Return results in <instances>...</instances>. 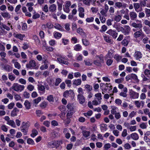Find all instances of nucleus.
I'll return each instance as SVG.
<instances>
[{"label": "nucleus", "instance_id": "1", "mask_svg": "<svg viewBox=\"0 0 150 150\" xmlns=\"http://www.w3.org/2000/svg\"><path fill=\"white\" fill-rule=\"evenodd\" d=\"M96 60L93 63L96 66L101 67L102 64L104 63V59L103 55L101 54L99 55L96 56Z\"/></svg>", "mask_w": 150, "mask_h": 150}, {"label": "nucleus", "instance_id": "2", "mask_svg": "<svg viewBox=\"0 0 150 150\" xmlns=\"http://www.w3.org/2000/svg\"><path fill=\"white\" fill-rule=\"evenodd\" d=\"M62 143L61 141H54L49 142L48 143L47 146L48 147L50 148H54L58 147Z\"/></svg>", "mask_w": 150, "mask_h": 150}, {"label": "nucleus", "instance_id": "3", "mask_svg": "<svg viewBox=\"0 0 150 150\" xmlns=\"http://www.w3.org/2000/svg\"><path fill=\"white\" fill-rule=\"evenodd\" d=\"M100 89L102 91L105 92L107 90L110 91L112 89V86L110 85V84H104L101 83L100 84Z\"/></svg>", "mask_w": 150, "mask_h": 150}, {"label": "nucleus", "instance_id": "4", "mask_svg": "<svg viewBox=\"0 0 150 150\" xmlns=\"http://www.w3.org/2000/svg\"><path fill=\"white\" fill-rule=\"evenodd\" d=\"M12 88L17 92H21L23 90L25 86L23 85H19L18 83H14L12 86Z\"/></svg>", "mask_w": 150, "mask_h": 150}, {"label": "nucleus", "instance_id": "5", "mask_svg": "<svg viewBox=\"0 0 150 150\" xmlns=\"http://www.w3.org/2000/svg\"><path fill=\"white\" fill-rule=\"evenodd\" d=\"M71 5V2L70 1H67L66 2L65 5H63V9L64 11L67 13H69L70 11V6Z\"/></svg>", "mask_w": 150, "mask_h": 150}, {"label": "nucleus", "instance_id": "6", "mask_svg": "<svg viewBox=\"0 0 150 150\" xmlns=\"http://www.w3.org/2000/svg\"><path fill=\"white\" fill-rule=\"evenodd\" d=\"M106 33L109 34L114 39H116L118 33L115 30L111 29H109L107 32Z\"/></svg>", "mask_w": 150, "mask_h": 150}, {"label": "nucleus", "instance_id": "7", "mask_svg": "<svg viewBox=\"0 0 150 150\" xmlns=\"http://www.w3.org/2000/svg\"><path fill=\"white\" fill-rule=\"evenodd\" d=\"M74 96V92L72 90L66 91L63 93V96L65 98L73 97Z\"/></svg>", "mask_w": 150, "mask_h": 150}, {"label": "nucleus", "instance_id": "8", "mask_svg": "<svg viewBox=\"0 0 150 150\" xmlns=\"http://www.w3.org/2000/svg\"><path fill=\"white\" fill-rule=\"evenodd\" d=\"M124 126L126 127L127 129H129L131 132L135 131L136 129V126H131L130 124L127 122H125L124 124Z\"/></svg>", "mask_w": 150, "mask_h": 150}, {"label": "nucleus", "instance_id": "9", "mask_svg": "<svg viewBox=\"0 0 150 150\" xmlns=\"http://www.w3.org/2000/svg\"><path fill=\"white\" fill-rule=\"evenodd\" d=\"M131 28L128 25H125L123 27V29L122 33L125 35H128L129 34Z\"/></svg>", "mask_w": 150, "mask_h": 150}, {"label": "nucleus", "instance_id": "10", "mask_svg": "<svg viewBox=\"0 0 150 150\" xmlns=\"http://www.w3.org/2000/svg\"><path fill=\"white\" fill-rule=\"evenodd\" d=\"M77 98L80 104H83L85 103V98L83 95L81 94H79L78 95Z\"/></svg>", "mask_w": 150, "mask_h": 150}, {"label": "nucleus", "instance_id": "11", "mask_svg": "<svg viewBox=\"0 0 150 150\" xmlns=\"http://www.w3.org/2000/svg\"><path fill=\"white\" fill-rule=\"evenodd\" d=\"M129 16L130 19L132 21H134L137 18V14L134 11L130 12L129 13Z\"/></svg>", "mask_w": 150, "mask_h": 150}, {"label": "nucleus", "instance_id": "12", "mask_svg": "<svg viewBox=\"0 0 150 150\" xmlns=\"http://www.w3.org/2000/svg\"><path fill=\"white\" fill-rule=\"evenodd\" d=\"M44 59L43 61L44 64L40 67V69L42 70L47 69L48 67V65L49 63L48 61L46 59L44 58Z\"/></svg>", "mask_w": 150, "mask_h": 150}, {"label": "nucleus", "instance_id": "13", "mask_svg": "<svg viewBox=\"0 0 150 150\" xmlns=\"http://www.w3.org/2000/svg\"><path fill=\"white\" fill-rule=\"evenodd\" d=\"M130 97L133 99L137 98L139 97V93L133 91H131L129 93Z\"/></svg>", "mask_w": 150, "mask_h": 150}, {"label": "nucleus", "instance_id": "14", "mask_svg": "<svg viewBox=\"0 0 150 150\" xmlns=\"http://www.w3.org/2000/svg\"><path fill=\"white\" fill-rule=\"evenodd\" d=\"M59 136L58 134V132H57L53 130V131L50 134V138L52 139H54L56 138L57 137Z\"/></svg>", "mask_w": 150, "mask_h": 150}, {"label": "nucleus", "instance_id": "15", "mask_svg": "<svg viewBox=\"0 0 150 150\" xmlns=\"http://www.w3.org/2000/svg\"><path fill=\"white\" fill-rule=\"evenodd\" d=\"M73 111H67V112L66 115V117L67 120V123H69L70 122V119L72 117L73 115Z\"/></svg>", "mask_w": 150, "mask_h": 150}, {"label": "nucleus", "instance_id": "16", "mask_svg": "<svg viewBox=\"0 0 150 150\" xmlns=\"http://www.w3.org/2000/svg\"><path fill=\"white\" fill-rule=\"evenodd\" d=\"M142 54L140 51H136L134 53V57L137 59H141L142 58Z\"/></svg>", "mask_w": 150, "mask_h": 150}, {"label": "nucleus", "instance_id": "17", "mask_svg": "<svg viewBox=\"0 0 150 150\" xmlns=\"http://www.w3.org/2000/svg\"><path fill=\"white\" fill-rule=\"evenodd\" d=\"M49 11L51 12H53L56 11L57 10V6L55 4L50 5L49 8Z\"/></svg>", "mask_w": 150, "mask_h": 150}, {"label": "nucleus", "instance_id": "18", "mask_svg": "<svg viewBox=\"0 0 150 150\" xmlns=\"http://www.w3.org/2000/svg\"><path fill=\"white\" fill-rule=\"evenodd\" d=\"M131 25L133 27L137 28V29H141L142 27V24L141 23H133L131 24Z\"/></svg>", "mask_w": 150, "mask_h": 150}, {"label": "nucleus", "instance_id": "19", "mask_svg": "<svg viewBox=\"0 0 150 150\" xmlns=\"http://www.w3.org/2000/svg\"><path fill=\"white\" fill-rule=\"evenodd\" d=\"M19 112V110L17 108H14L11 111V116L15 117L17 115V113Z\"/></svg>", "mask_w": 150, "mask_h": 150}, {"label": "nucleus", "instance_id": "20", "mask_svg": "<svg viewBox=\"0 0 150 150\" xmlns=\"http://www.w3.org/2000/svg\"><path fill=\"white\" fill-rule=\"evenodd\" d=\"M134 103L136 107L138 108L140 107L141 105L143 107L144 105V102L143 101L139 102V101L137 100L134 101Z\"/></svg>", "mask_w": 150, "mask_h": 150}, {"label": "nucleus", "instance_id": "21", "mask_svg": "<svg viewBox=\"0 0 150 150\" xmlns=\"http://www.w3.org/2000/svg\"><path fill=\"white\" fill-rule=\"evenodd\" d=\"M21 130L23 133L24 135H26L28 132V128L24 126H21Z\"/></svg>", "mask_w": 150, "mask_h": 150}, {"label": "nucleus", "instance_id": "22", "mask_svg": "<svg viewBox=\"0 0 150 150\" xmlns=\"http://www.w3.org/2000/svg\"><path fill=\"white\" fill-rule=\"evenodd\" d=\"M13 35V36L15 37L16 38H18L21 40H23V38L25 36V35H22L21 34H16L15 33H14Z\"/></svg>", "mask_w": 150, "mask_h": 150}, {"label": "nucleus", "instance_id": "23", "mask_svg": "<svg viewBox=\"0 0 150 150\" xmlns=\"http://www.w3.org/2000/svg\"><path fill=\"white\" fill-rule=\"evenodd\" d=\"M95 96L96 97L95 99H97L99 102V103H101L102 98V95L101 93H98L95 95Z\"/></svg>", "mask_w": 150, "mask_h": 150}, {"label": "nucleus", "instance_id": "24", "mask_svg": "<svg viewBox=\"0 0 150 150\" xmlns=\"http://www.w3.org/2000/svg\"><path fill=\"white\" fill-rule=\"evenodd\" d=\"M142 30H139L136 31L134 34V36L136 38H137L141 36L142 34Z\"/></svg>", "mask_w": 150, "mask_h": 150}, {"label": "nucleus", "instance_id": "25", "mask_svg": "<svg viewBox=\"0 0 150 150\" xmlns=\"http://www.w3.org/2000/svg\"><path fill=\"white\" fill-rule=\"evenodd\" d=\"M130 137L133 139L135 140H138L139 138L138 135L136 133H133L131 134Z\"/></svg>", "mask_w": 150, "mask_h": 150}, {"label": "nucleus", "instance_id": "26", "mask_svg": "<svg viewBox=\"0 0 150 150\" xmlns=\"http://www.w3.org/2000/svg\"><path fill=\"white\" fill-rule=\"evenodd\" d=\"M24 105L27 109L28 110L30 108L31 104L28 100H26L24 103Z\"/></svg>", "mask_w": 150, "mask_h": 150}, {"label": "nucleus", "instance_id": "27", "mask_svg": "<svg viewBox=\"0 0 150 150\" xmlns=\"http://www.w3.org/2000/svg\"><path fill=\"white\" fill-rule=\"evenodd\" d=\"M129 37V36L125 37L124 40L121 42L122 44L124 46H127L128 43L129 41L127 40V39Z\"/></svg>", "mask_w": 150, "mask_h": 150}, {"label": "nucleus", "instance_id": "28", "mask_svg": "<svg viewBox=\"0 0 150 150\" xmlns=\"http://www.w3.org/2000/svg\"><path fill=\"white\" fill-rule=\"evenodd\" d=\"M3 68L4 69L8 72L11 71L12 70V68L11 66L7 64L5 65L4 66Z\"/></svg>", "mask_w": 150, "mask_h": 150}, {"label": "nucleus", "instance_id": "29", "mask_svg": "<svg viewBox=\"0 0 150 150\" xmlns=\"http://www.w3.org/2000/svg\"><path fill=\"white\" fill-rule=\"evenodd\" d=\"M34 5V4L32 3H28L27 4L26 6L28 8V11L30 12H31L33 10V7L32 6Z\"/></svg>", "mask_w": 150, "mask_h": 150}, {"label": "nucleus", "instance_id": "30", "mask_svg": "<svg viewBox=\"0 0 150 150\" xmlns=\"http://www.w3.org/2000/svg\"><path fill=\"white\" fill-rule=\"evenodd\" d=\"M30 64L32 68L33 69H38V67L36 66V63L33 60H31L30 61Z\"/></svg>", "mask_w": 150, "mask_h": 150}, {"label": "nucleus", "instance_id": "31", "mask_svg": "<svg viewBox=\"0 0 150 150\" xmlns=\"http://www.w3.org/2000/svg\"><path fill=\"white\" fill-rule=\"evenodd\" d=\"M113 53V52L112 50H109L108 54L105 55V58H112Z\"/></svg>", "mask_w": 150, "mask_h": 150}, {"label": "nucleus", "instance_id": "32", "mask_svg": "<svg viewBox=\"0 0 150 150\" xmlns=\"http://www.w3.org/2000/svg\"><path fill=\"white\" fill-rule=\"evenodd\" d=\"M38 89L39 91L45 92V87L42 84L38 85Z\"/></svg>", "mask_w": 150, "mask_h": 150}, {"label": "nucleus", "instance_id": "33", "mask_svg": "<svg viewBox=\"0 0 150 150\" xmlns=\"http://www.w3.org/2000/svg\"><path fill=\"white\" fill-rule=\"evenodd\" d=\"M95 2L96 0H83V2L84 4L89 6L91 2L92 1Z\"/></svg>", "mask_w": 150, "mask_h": 150}, {"label": "nucleus", "instance_id": "34", "mask_svg": "<svg viewBox=\"0 0 150 150\" xmlns=\"http://www.w3.org/2000/svg\"><path fill=\"white\" fill-rule=\"evenodd\" d=\"M7 124L13 127H16L15 122L13 120H10L8 121L7 122Z\"/></svg>", "mask_w": 150, "mask_h": 150}, {"label": "nucleus", "instance_id": "35", "mask_svg": "<svg viewBox=\"0 0 150 150\" xmlns=\"http://www.w3.org/2000/svg\"><path fill=\"white\" fill-rule=\"evenodd\" d=\"M32 132V133L30 135L33 137H35L38 134V131L35 129H33Z\"/></svg>", "mask_w": 150, "mask_h": 150}, {"label": "nucleus", "instance_id": "36", "mask_svg": "<svg viewBox=\"0 0 150 150\" xmlns=\"http://www.w3.org/2000/svg\"><path fill=\"white\" fill-rule=\"evenodd\" d=\"M81 79H76L74 81L73 84L76 86H78L81 84Z\"/></svg>", "mask_w": 150, "mask_h": 150}, {"label": "nucleus", "instance_id": "37", "mask_svg": "<svg viewBox=\"0 0 150 150\" xmlns=\"http://www.w3.org/2000/svg\"><path fill=\"white\" fill-rule=\"evenodd\" d=\"M68 108L67 111H73V105L70 103H68L67 106Z\"/></svg>", "mask_w": 150, "mask_h": 150}, {"label": "nucleus", "instance_id": "38", "mask_svg": "<svg viewBox=\"0 0 150 150\" xmlns=\"http://www.w3.org/2000/svg\"><path fill=\"white\" fill-rule=\"evenodd\" d=\"M77 32L82 36H85V33L83 32V30L80 28H79L77 29Z\"/></svg>", "mask_w": 150, "mask_h": 150}, {"label": "nucleus", "instance_id": "39", "mask_svg": "<svg viewBox=\"0 0 150 150\" xmlns=\"http://www.w3.org/2000/svg\"><path fill=\"white\" fill-rule=\"evenodd\" d=\"M2 16L5 18H10V15L8 12H3L1 13Z\"/></svg>", "mask_w": 150, "mask_h": 150}, {"label": "nucleus", "instance_id": "40", "mask_svg": "<svg viewBox=\"0 0 150 150\" xmlns=\"http://www.w3.org/2000/svg\"><path fill=\"white\" fill-rule=\"evenodd\" d=\"M54 27L60 31H63L64 29L62 28V27L61 26V25L59 24H55V25L54 26Z\"/></svg>", "mask_w": 150, "mask_h": 150}, {"label": "nucleus", "instance_id": "41", "mask_svg": "<svg viewBox=\"0 0 150 150\" xmlns=\"http://www.w3.org/2000/svg\"><path fill=\"white\" fill-rule=\"evenodd\" d=\"M46 26L49 29H50L52 28L53 27V25L51 23H46V25H42V27H45V26Z\"/></svg>", "mask_w": 150, "mask_h": 150}, {"label": "nucleus", "instance_id": "42", "mask_svg": "<svg viewBox=\"0 0 150 150\" xmlns=\"http://www.w3.org/2000/svg\"><path fill=\"white\" fill-rule=\"evenodd\" d=\"M47 99L50 102H53L54 101V98L52 95L48 96Z\"/></svg>", "mask_w": 150, "mask_h": 150}, {"label": "nucleus", "instance_id": "43", "mask_svg": "<svg viewBox=\"0 0 150 150\" xmlns=\"http://www.w3.org/2000/svg\"><path fill=\"white\" fill-rule=\"evenodd\" d=\"M82 42L83 44L85 46H88L89 45V41L86 39H83Z\"/></svg>", "mask_w": 150, "mask_h": 150}, {"label": "nucleus", "instance_id": "44", "mask_svg": "<svg viewBox=\"0 0 150 150\" xmlns=\"http://www.w3.org/2000/svg\"><path fill=\"white\" fill-rule=\"evenodd\" d=\"M122 16L120 15H117L115 16L114 20L117 22H119L121 20Z\"/></svg>", "mask_w": 150, "mask_h": 150}, {"label": "nucleus", "instance_id": "45", "mask_svg": "<svg viewBox=\"0 0 150 150\" xmlns=\"http://www.w3.org/2000/svg\"><path fill=\"white\" fill-rule=\"evenodd\" d=\"M81 48V46L80 44H77L75 45L74 47V50L76 51L80 50Z\"/></svg>", "mask_w": 150, "mask_h": 150}, {"label": "nucleus", "instance_id": "46", "mask_svg": "<svg viewBox=\"0 0 150 150\" xmlns=\"http://www.w3.org/2000/svg\"><path fill=\"white\" fill-rule=\"evenodd\" d=\"M122 6V3L120 2H117L115 3V7H117L119 8H120Z\"/></svg>", "mask_w": 150, "mask_h": 150}, {"label": "nucleus", "instance_id": "47", "mask_svg": "<svg viewBox=\"0 0 150 150\" xmlns=\"http://www.w3.org/2000/svg\"><path fill=\"white\" fill-rule=\"evenodd\" d=\"M82 133L85 137H87L89 136L90 132L89 131L84 130L82 131Z\"/></svg>", "mask_w": 150, "mask_h": 150}, {"label": "nucleus", "instance_id": "48", "mask_svg": "<svg viewBox=\"0 0 150 150\" xmlns=\"http://www.w3.org/2000/svg\"><path fill=\"white\" fill-rule=\"evenodd\" d=\"M41 97H39L33 100V103L37 104L41 101Z\"/></svg>", "mask_w": 150, "mask_h": 150}, {"label": "nucleus", "instance_id": "49", "mask_svg": "<svg viewBox=\"0 0 150 150\" xmlns=\"http://www.w3.org/2000/svg\"><path fill=\"white\" fill-rule=\"evenodd\" d=\"M133 5L135 11H137L138 9L139 8L140 6L139 4L138 3H134L133 4Z\"/></svg>", "mask_w": 150, "mask_h": 150}, {"label": "nucleus", "instance_id": "50", "mask_svg": "<svg viewBox=\"0 0 150 150\" xmlns=\"http://www.w3.org/2000/svg\"><path fill=\"white\" fill-rule=\"evenodd\" d=\"M104 38L105 40L107 42L110 43L111 41V39L110 37L107 36H104Z\"/></svg>", "mask_w": 150, "mask_h": 150}, {"label": "nucleus", "instance_id": "51", "mask_svg": "<svg viewBox=\"0 0 150 150\" xmlns=\"http://www.w3.org/2000/svg\"><path fill=\"white\" fill-rule=\"evenodd\" d=\"M131 74V78L136 81L137 82L139 81V80L138 79L137 76L136 74L133 73Z\"/></svg>", "mask_w": 150, "mask_h": 150}, {"label": "nucleus", "instance_id": "52", "mask_svg": "<svg viewBox=\"0 0 150 150\" xmlns=\"http://www.w3.org/2000/svg\"><path fill=\"white\" fill-rule=\"evenodd\" d=\"M62 34L58 32H56L54 34V36L55 38L58 39L62 36Z\"/></svg>", "mask_w": 150, "mask_h": 150}, {"label": "nucleus", "instance_id": "53", "mask_svg": "<svg viewBox=\"0 0 150 150\" xmlns=\"http://www.w3.org/2000/svg\"><path fill=\"white\" fill-rule=\"evenodd\" d=\"M62 81V79L60 78H57L56 79L54 85L55 86H57Z\"/></svg>", "mask_w": 150, "mask_h": 150}, {"label": "nucleus", "instance_id": "54", "mask_svg": "<svg viewBox=\"0 0 150 150\" xmlns=\"http://www.w3.org/2000/svg\"><path fill=\"white\" fill-rule=\"evenodd\" d=\"M85 88L88 91V92L91 91L92 89V87L88 84H86L85 86Z\"/></svg>", "mask_w": 150, "mask_h": 150}, {"label": "nucleus", "instance_id": "55", "mask_svg": "<svg viewBox=\"0 0 150 150\" xmlns=\"http://www.w3.org/2000/svg\"><path fill=\"white\" fill-rule=\"evenodd\" d=\"M42 10L45 12L47 13L48 11V6L47 4H45L42 8Z\"/></svg>", "mask_w": 150, "mask_h": 150}, {"label": "nucleus", "instance_id": "56", "mask_svg": "<svg viewBox=\"0 0 150 150\" xmlns=\"http://www.w3.org/2000/svg\"><path fill=\"white\" fill-rule=\"evenodd\" d=\"M58 6V9L59 11H61L62 9V4L59 3L58 1L57 2Z\"/></svg>", "mask_w": 150, "mask_h": 150}, {"label": "nucleus", "instance_id": "57", "mask_svg": "<svg viewBox=\"0 0 150 150\" xmlns=\"http://www.w3.org/2000/svg\"><path fill=\"white\" fill-rule=\"evenodd\" d=\"M144 140L147 143L148 145H150V139L147 136H144Z\"/></svg>", "mask_w": 150, "mask_h": 150}, {"label": "nucleus", "instance_id": "58", "mask_svg": "<svg viewBox=\"0 0 150 150\" xmlns=\"http://www.w3.org/2000/svg\"><path fill=\"white\" fill-rule=\"evenodd\" d=\"M92 113V111L91 110H90L88 111L87 112L83 113V115L87 117L88 116H91Z\"/></svg>", "mask_w": 150, "mask_h": 150}, {"label": "nucleus", "instance_id": "59", "mask_svg": "<svg viewBox=\"0 0 150 150\" xmlns=\"http://www.w3.org/2000/svg\"><path fill=\"white\" fill-rule=\"evenodd\" d=\"M124 81V78H121L120 79H115V82L116 83H122Z\"/></svg>", "mask_w": 150, "mask_h": 150}, {"label": "nucleus", "instance_id": "60", "mask_svg": "<svg viewBox=\"0 0 150 150\" xmlns=\"http://www.w3.org/2000/svg\"><path fill=\"white\" fill-rule=\"evenodd\" d=\"M27 143L33 145L34 144V142L33 140L31 138H29L27 141Z\"/></svg>", "mask_w": 150, "mask_h": 150}, {"label": "nucleus", "instance_id": "61", "mask_svg": "<svg viewBox=\"0 0 150 150\" xmlns=\"http://www.w3.org/2000/svg\"><path fill=\"white\" fill-rule=\"evenodd\" d=\"M139 126L142 129H146L147 127L146 123H142Z\"/></svg>", "mask_w": 150, "mask_h": 150}, {"label": "nucleus", "instance_id": "62", "mask_svg": "<svg viewBox=\"0 0 150 150\" xmlns=\"http://www.w3.org/2000/svg\"><path fill=\"white\" fill-rule=\"evenodd\" d=\"M114 58L118 62L120 60L121 57L118 54H116L114 56Z\"/></svg>", "mask_w": 150, "mask_h": 150}, {"label": "nucleus", "instance_id": "63", "mask_svg": "<svg viewBox=\"0 0 150 150\" xmlns=\"http://www.w3.org/2000/svg\"><path fill=\"white\" fill-rule=\"evenodd\" d=\"M94 18L93 17H91L86 18V20L87 22L90 23L93 22L94 21Z\"/></svg>", "mask_w": 150, "mask_h": 150}, {"label": "nucleus", "instance_id": "64", "mask_svg": "<svg viewBox=\"0 0 150 150\" xmlns=\"http://www.w3.org/2000/svg\"><path fill=\"white\" fill-rule=\"evenodd\" d=\"M1 129L4 132H6L8 130V129L5 125H3L1 126Z\"/></svg>", "mask_w": 150, "mask_h": 150}]
</instances>
